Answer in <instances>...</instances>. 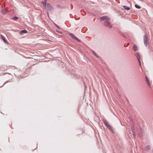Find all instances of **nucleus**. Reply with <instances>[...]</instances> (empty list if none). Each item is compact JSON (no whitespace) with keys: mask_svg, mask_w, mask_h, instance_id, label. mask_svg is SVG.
Here are the masks:
<instances>
[{"mask_svg":"<svg viewBox=\"0 0 153 153\" xmlns=\"http://www.w3.org/2000/svg\"><path fill=\"white\" fill-rule=\"evenodd\" d=\"M104 123L105 125L111 131H113V129L112 128L111 126L108 123V122L106 120L104 121Z\"/></svg>","mask_w":153,"mask_h":153,"instance_id":"f03ea898","label":"nucleus"},{"mask_svg":"<svg viewBox=\"0 0 153 153\" xmlns=\"http://www.w3.org/2000/svg\"><path fill=\"white\" fill-rule=\"evenodd\" d=\"M69 35L71 37V38L73 39H76L78 42H80V40L77 38L76 36H75L73 33H70L69 34Z\"/></svg>","mask_w":153,"mask_h":153,"instance_id":"7ed1b4c3","label":"nucleus"},{"mask_svg":"<svg viewBox=\"0 0 153 153\" xmlns=\"http://www.w3.org/2000/svg\"><path fill=\"white\" fill-rule=\"evenodd\" d=\"M135 7L137 8L140 9L141 8L140 6L137 4H135Z\"/></svg>","mask_w":153,"mask_h":153,"instance_id":"dca6fc26","label":"nucleus"},{"mask_svg":"<svg viewBox=\"0 0 153 153\" xmlns=\"http://www.w3.org/2000/svg\"><path fill=\"white\" fill-rule=\"evenodd\" d=\"M0 36L1 37V39L3 40L4 42L6 43H7V42L5 39V37L3 36L2 35H1Z\"/></svg>","mask_w":153,"mask_h":153,"instance_id":"1a4fd4ad","label":"nucleus"},{"mask_svg":"<svg viewBox=\"0 0 153 153\" xmlns=\"http://www.w3.org/2000/svg\"><path fill=\"white\" fill-rule=\"evenodd\" d=\"M47 6L48 7L50 8L51 7V5L50 4L48 3L47 4Z\"/></svg>","mask_w":153,"mask_h":153,"instance_id":"f3484780","label":"nucleus"},{"mask_svg":"<svg viewBox=\"0 0 153 153\" xmlns=\"http://www.w3.org/2000/svg\"><path fill=\"white\" fill-rule=\"evenodd\" d=\"M21 33H27V31L26 30H23L21 31Z\"/></svg>","mask_w":153,"mask_h":153,"instance_id":"2eb2a0df","label":"nucleus"},{"mask_svg":"<svg viewBox=\"0 0 153 153\" xmlns=\"http://www.w3.org/2000/svg\"><path fill=\"white\" fill-rule=\"evenodd\" d=\"M137 55L138 56L137 57V59L138 60V62L139 63L140 65L141 63H140V60L139 59V58H140V55H139V53H137Z\"/></svg>","mask_w":153,"mask_h":153,"instance_id":"0eeeda50","label":"nucleus"},{"mask_svg":"<svg viewBox=\"0 0 153 153\" xmlns=\"http://www.w3.org/2000/svg\"><path fill=\"white\" fill-rule=\"evenodd\" d=\"M146 81L148 85L151 87V83L146 76H145Z\"/></svg>","mask_w":153,"mask_h":153,"instance_id":"39448f33","label":"nucleus"},{"mask_svg":"<svg viewBox=\"0 0 153 153\" xmlns=\"http://www.w3.org/2000/svg\"><path fill=\"white\" fill-rule=\"evenodd\" d=\"M133 49L134 51H136L137 50V48L136 45H134L133 46Z\"/></svg>","mask_w":153,"mask_h":153,"instance_id":"9b49d317","label":"nucleus"},{"mask_svg":"<svg viewBox=\"0 0 153 153\" xmlns=\"http://www.w3.org/2000/svg\"><path fill=\"white\" fill-rule=\"evenodd\" d=\"M46 0H44L42 2V3L45 8L46 7Z\"/></svg>","mask_w":153,"mask_h":153,"instance_id":"6e6552de","label":"nucleus"},{"mask_svg":"<svg viewBox=\"0 0 153 153\" xmlns=\"http://www.w3.org/2000/svg\"><path fill=\"white\" fill-rule=\"evenodd\" d=\"M93 53L96 56H97L96 53L94 51H93Z\"/></svg>","mask_w":153,"mask_h":153,"instance_id":"a211bd4d","label":"nucleus"},{"mask_svg":"<svg viewBox=\"0 0 153 153\" xmlns=\"http://www.w3.org/2000/svg\"><path fill=\"white\" fill-rule=\"evenodd\" d=\"M143 40L144 44L146 45L148 43L147 37L146 34H145L143 37Z\"/></svg>","mask_w":153,"mask_h":153,"instance_id":"20e7f679","label":"nucleus"},{"mask_svg":"<svg viewBox=\"0 0 153 153\" xmlns=\"http://www.w3.org/2000/svg\"><path fill=\"white\" fill-rule=\"evenodd\" d=\"M134 127L132 125V127L131 128V131H132L133 132V135L134 136H135V133L134 132Z\"/></svg>","mask_w":153,"mask_h":153,"instance_id":"f8f14e48","label":"nucleus"},{"mask_svg":"<svg viewBox=\"0 0 153 153\" xmlns=\"http://www.w3.org/2000/svg\"><path fill=\"white\" fill-rule=\"evenodd\" d=\"M145 149L146 151H148L150 149V146H146Z\"/></svg>","mask_w":153,"mask_h":153,"instance_id":"4468645a","label":"nucleus"},{"mask_svg":"<svg viewBox=\"0 0 153 153\" xmlns=\"http://www.w3.org/2000/svg\"><path fill=\"white\" fill-rule=\"evenodd\" d=\"M100 19L101 21L105 20L104 25L105 26L109 28L111 27V25L108 21V20L110 19V18L107 16H103L101 17Z\"/></svg>","mask_w":153,"mask_h":153,"instance_id":"f257e3e1","label":"nucleus"},{"mask_svg":"<svg viewBox=\"0 0 153 153\" xmlns=\"http://www.w3.org/2000/svg\"><path fill=\"white\" fill-rule=\"evenodd\" d=\"M123 7L124 8V9L126 10H130V8L128 7H127L126 6H123Z\"/></svg>","mask_w":153,"mask_h":153,"instance_id":"9d476101","label":"nucleus"},{"mask_svg":"<svg viewBox=\"0 0 153 153\" xmlns=\"http://www.w3.org/2000/svg\"><path fill=\"white\" fill-rule=\"evenodd\" d=\"M6 83V82H5L4 84H3V85L5 83Z\"/></svg>","mask_w":153,"mask_h":153,"instance_id":"aec40b11","label":"nucleus"},{"mask_svg":"<svg viewBox=\"0 0 153 153\" xmlns=\"http://www.w3.org/2000/svg\"><path fill=\"white\" fill-rule=\"evenodd\" d=\"M7 12V11L6 9H3L1 10V13L3 14H5Z\"/></svg>","mask_w":153,"mask_h":153,"instance_id":"423d86ee","label":"nucleus"},{"mask_svg":"<svg viewBox=\"0 0 153 153\" xmlns=\"http://www.w3.org/2000/svg\"><path fill=\"white\" fill-rule=\"evenodd\" d=\"M4 74L5 73H0V75H2L3 74Z\"/></svg>","mask_w":153,"mask_h":153,"instance_id":"6ab92c4d","label":"nucleus"},{"mask_svg":"<svg viewBox=\"0 0 153 153\" xmlns=\"http://www.w3.org/2000/svg\"><path fill=\"white\" fill-rule=\"evenodd\" d=\"M18 19V17L16 16H14L12 18V19L14 20H17Z\"/></svg>","mask_w":153,"mask_h":153,"instance_id":"ddd939ff","label":"nucleus"}]
</instances>
